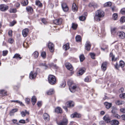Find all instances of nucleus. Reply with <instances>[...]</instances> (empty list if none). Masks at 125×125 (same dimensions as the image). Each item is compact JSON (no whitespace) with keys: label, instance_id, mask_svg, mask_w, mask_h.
I'll list each match as a JSON object with an SVG mask.
<instances>
[{"label":"nucleus","instance_id":"obj_1","mask_svg":"<svg viewBox=\"0 0 125 125\" xmlns=\"http://www.w3.org/2000/svg\"><path fill=\"white\" fill-rule=\"evenodd\" d=\"M104 12L101 10H98L95 12L94 17V20L96 21H99L101 20L100 18L104 16Z\"/></svg>","mask_w":125,"mask_h":125},{"label":"nucleus","instance_id":"obj_2","mask_svg":"<svg viewBox=\"0 0 125 125\" xmlns=\"http://www.w3.org/2000/svg\"><path fill=\"white\" fill-rule=\"evenodd\" d=\"M68 83L69 85V88L70 91L71 92H74L77 87L76 85L73 84L72 81H68Z\"/></svg>","mask_w":125,"mask_h":125},{"label":"nucleus","instance_id":"obj_3","mask_svg":"<svg viewBox=\"0 0 125 125\" xmlns=\"http://www.w3.org/2000/svg\"><path fill=\"white\" fill-rule=\"evenodd\" d=\"M48 79L49 82L51 84H54L56 83V80L55 77L52 75L50 74L49 75Z\"/></svg>","mask_w":125,"mask_h":125},{"label":"nucleus","instance_id":"obj_4","mask_svg":"<svg viewBox=\"0 0 125 125\" xmlns=\"http://www.w3.org/2000/svg\"><path fill=\"white\" fill-rule=\"evenodd\" d=\"M68 123V119L66 118H63L61 121L57 122L58 125H67Z\"/></svg>","mask_w":125,"mask_h":125},{"label":"nucleus","instance_id":"obj_5","mask_svg":"<svg viewBox=\"0 0 125 125\" xmlns=\"http://www.w3.org/2000/svg\"><path fill=\"white\" fill-rule=\"evenodd\" d=\"M117 35L121 39H124L125 37V33L123 31H120L117 33Z\"/></svg>","mask_w":125,"mask_h":125},{"label":"nucleus","instance_id":"obj_6","mask_svg":"<svg viewBox=\"0 0 125 125\" xmlns=\"http://www.w3.org/2000/svg\"><path fill=\"white\" fill-rule=\"evenodd\" d=\"M9 8V7L4 4H2L0 5V10L2 11H5Z\"/></svg>","mask_w":125,"mask_h":125},{"label":"nucleus","instance_id":"obj_7","mask_svg":"<svg viewBox=\"0 0 125 125\" xmlns=\"http://www.w3.org/2000/svg\"><path fill=\"white\" fill-rule=\"evenodd\" d=\"M85 45V49L87 51H89L91 46L90 42L89 41H87Z\"/></svg>","mask_w":125,"mask_h":125},{"label":"nucleus","instance_id":"obj_8","mask_svg":"<svg viewBox=\"0 0 125 125\" xmlns=\"http://www.w3.org/2000/svg\"><path fill=\"white\" fill-rule=\"evenodd\" d=\"M62 9L64 11L66 12L68 10V8L65 3H62Z\"/></svg>","mask_w":125,"mask_h":125},{"label":"nucleus","instance_id":"obj_9","mask_svg":"<svg viewBox=\"0 0 125 125\" xmlns=\"http://www.w3.org/2000/svg\"><path fill=\"white\" fill-rule=\"evenodd\" d=\"M37 74V73L31 71L29 77L31 79H33L36 77Z\"/></svg>","mask_w":125,"mask_h":125},{"label":"nucleus","instance_id":"obj_10","mask_svg":"<svg viewBox=\"0 0 125 125\" xmlns=\"http://www.w3.org/2000/svg\"><path fill=\"white\" fill-rule=\"evenodd\" d=\"M29 32V30L27 28H26L23 30L22 31V34L24 37H26Z\"/></svg>","mask_w":125,"mask_h":125},{"label":"nucleus","instance_id":"obj_11","mask_svg":"<svg viewBox=\"0 0 125 125\" xmlns=\"http://www.w3.org/2000/svg\"><path fill=\"white\" fill-rule=\"evenodd\" d=\"M65 66L70 71H72L73 69L72 65L69 62H66L65 63Z\"/></svg>","mask_w":125,"mask_h":125},{"label":"nucleus","instance_id":"obj_12","mask_svg":"<svg viewBox=\"0 0 125 125\" xmlns=\"http://www.w3.org/2000/svg\"><path fill=\"white\" fill-rule=\"evenodd\" d=\"M48 46L51 52H53L54 50V45L51 42H50L48 43Z\"/></svg>","mask_w":125,"mask_h":125},{"label":"nucleus","instance_id":"obj_13","mask_svg":"<svg viewBox=\"0 0 125 125\" xmlns=\"http://www.w3.org/2000/svg\"><path fill=\"white\" fill-rule=\"evenodd\" d=\"M107 65V62H104L103 63L101 66V69L102 71L104 72L106 70Z\"/></svg>","mask_w":125,"mask_h":125},{"label":"nucleus","instance_id":"obj_14","mask_svg":"<svg viewBox=\"0 0 125 125\" xmlns=\"http://www.w3.org/2000/svg\"><path fill=\"white\" fill-rule=\"evenodd\" d=\"M71 116V118H73L75 117L80 118L81 117V115L80 114L75 112L72 114Z\"/></svg>","mask_w":125,"mask_h":125},{"label":"nucleus","instance_id":"obj_15","mask_svg":"<svg viewBox=\"0 0 125 125\" xmlns=\"http://www.w3.org/2000/svg\"><path fill=\"white\" fill-rule=\"evenodd\" d=\"M62 19H60L54 20L53 23L56 25H60L62 23Z\"/></svg>","mask_w":125,"mask_h":125},{"label":"nucleus","instance_id":"obj_16","mask_svg":"<svg viewBox=\"0 0 125 125\" xmlns=\"http://www.w3.org/2000/svg\"><path fill=\"white\" fill-rule=\"evenodd\" d=\"M88 6L90 7H92L94 8H97L98 7L97 4L94 2L90 3L88 5Z\"/></svg>","mask_w":125,"mask_h":125},{"label":"nucleus","instance_id":"obj_17","mask_svg":"<svg viewBox=\"0 0 125 125\" xmlns=\"http://www.w3.org/2000/svg\"><path fill=\"white\" fill-rule=\"evenodd\" d=\"M43 117L45 120L48 121L50 119L49 116L46 113H45L44 114Z\"/></svg>","mask_w":125,"mask_h":125},{"label":"nucleus","instance_id":"obj_18","mask_svg":"<svg viewBox=\"0 0 125 125\" xmlns=\"http://www.w3.org/2000/svg\"><path fill=\"white\" fill-rule=\"evenodd\" d=\"M74 105V103L72 101H70L67 102V106L68 107H73Z\"/></svg>","mask_w":125,"mask_h":125},{"label":"nucleus","instance_id":"obj_19","mask_svg":"<svg viewBox=\"0 0 125 125\" xmlns=\"http://www.w3.org/2000/svg\"><path fill=\"white\" fill-rule=\"evenodd\" d=\"M22 58V57L21 56V55L18 53L15 54L13 57V58H16L19 60L21 59Z\"/></svg>","mask_w":125,"mask_h":125},{"label":"nucleus","instance_id":"obj_20","mask_svg":"<svg viewBox=\"0 0 125 125\" xmlns=\"http://www.w3.org/2000/svg\"><path fill=\"white\" fill-rule=\"evenodd\" d=\"M18 111L17 109H12L10 112V116L13 115H14V114L15 112H17Z\"/></svg>","mask_w":125,"mask_h":125},{"label":"nucleus","instance_id":"obj_21","mask_svg":"<svg viewBox=\"0 0 125 125\" xmlns=\"http://www.w3.org/2000/svg\"><path fill=\"white\" fill-rule=\"evenodd\" d=\"M69 48V44L68 43H67L64 45L63 46V49L65 51H67Z\"/></svg>","mask_w":125,"mask_h":125},{"label":"nucleus","instance_id":"obj_22","mask_svg":"<svg viewBox=\"0 0 125 125\" xmlns=\"http://www.w3.org/2000/svg\"><path fill=\"white\" fill-rule=\"evenodd\" d=\"M37 101L36 98L35 96H33L31 98V102L32 103V105H34L36 103Z\"/></svg>","mask_w":125,"mask_h":125},{"label":"nucleus","instance_id":"obj_23","mask_svg":"<svg viewBox=\"0 0 125 125\" xmlns=\"http://www.w3.org/2000/svg\"><path fill=\"white\" fill-rule=\"evenodd\" d=\"M111 124L112 125H118L119 122L117 120H114L111 121Z\"/></svg>","mask_w":125,"mask_h":125},{"label":"nucleus","instance_id":"obj_24","mask_svg":"<svg viewBox=\"0 0 125 125\" xmlns=\"http://www.w3.org/2000/svg\"><path fill=\"white\" fill-rule=\"evenodd\" d=\"M72 10L74 12L77 11V8L75 3H73L72 6Z\"/></svg>","mask_w":125,"mask_h":125},{"label":"nucleus","instance_id":"obj_25","mask_svg":"<svg viewBox=\"0 0 125 125\" xmlns=\"http://www.w3.org/2000/svg\"><path fill=\"white\" fill-rule=\"evenodd\" d=\"M124 102L123 101H120L119 100H116L115 102V104L118 105H120L124 104Z\"/></svg>","mask_w":125,"mask_h":125},{"label":"nucleus","instance_id":"obj_26","mask_svg":"<svg viewBox=\"0 0 125 125\" xmlns=\"http://www.w3.org/2000/svg\"><path fill=\"white\" fill-rule=\"evenodd\" d=\"M104 104L105 107L107 109L110 108L112 106V104L108 102H105L104 103Z\"/></svg>","mask_w":125,"mask_h":125},{"label":"nucleus","instance_id":"obj_27","mask_svg":"<svg viewBox=\"0 0 125 125\" xmlns=\"http://www.w3.org/2000/svg\"><path fill=\"white\" fill-rule=\"evenodd\" d=\"M0 94L1 95L5 96L7 95V92L3 90H1L0 91Z\"/></svg>","mask_w":125,"mask_h":125},{"label":"nucleus","instance_id":"obj_28","mask_svg":"<svg viewBox=\"0 0 125 125\" xmlns=\"http://www.w3.org/2000/svg\"><path fill=\"white\" fill-rule=\"evenodd\" d=\"M85 69L84 68H83L81 69L79 71L78 74L79 75H81L84 72Z\"/></svg>","mask_w":125,"mask_h":125},{"label":"nucleus","instance_id":"obj_29","mask_svg":"<svg viewBox=\"0 0 125 125\" xmlns=\"http://www.w3.org/2000/svg\"><path fill=\"white\" fill-rule=\"evenodd\" d=\"M55 112L57 113H62V110L61 108L60 107H57L55 110Z\"/></svg>","mask_w":125,"mask_h":125},{"label":"nucleus","instance_id":"obj_30","mask_svg":"<svg viewBox=\"0 0 125 125\" xmlns=\"http://www.w3.org/2000/svg\"><path fill=\"white\" fill-rule=\"evenodd\" d=\"M85 82H90L91 81V77L90 76H87L84 79Z\"/></svg>","mask_w":125,"mask_h":125},{"label":"nucleus","instance_id":"obj_31","mask_svg":"<svg viewBox=\"0 0 125 125\" xmlns=\"http://www.w3.org/2000/svg\"><path fill=\"white\" fill-rule=\"evenodd\" d=\"M26 9L27 11L30 13H31L33 10L32 8L30 7H26Z\"/></svg>","mask_w":125,"mask_h":125},{"label":"nucleus","instance_id":"obj_32","mask_svg":"<svg viewBox=\"0 0 125 125\" xmlns=\"http://www.w3.org/2000/svg\"><path fill=\"white\" fill-rule=\"evenodd\" d=\"M112 5L111 3L110 2H108L105 3L104 4V6L105 7H108Z\"/></svg>","mask_w":125,"mask_h":125},{"label":"nucleus","instance_id":"obj_33","mask_svg":"<svg viewBox=\"0 0 125 125\" xmlns=\"http://www.w3.org/2000/svg\"><path fill=\"white\" fill-rule=\"evenodd\" d=\"M39 53L37 52H35L32 54L33 55L34 57L35 58H37L38 56Z\"/></svg>","mask_w":125,"mask_h":125},{"label":"nucleus","instance_id":"obj_34","mask_svg":"<svg viewBox=\"0 0 125 125\" xmlns=\"http://www.w3.org/2000/svg\"><path fill=\"white\" fill-rule=\"evenodd\" d=\"M54 93V90L52 89H50L48 92H47V94L48 95H50Z\"/></svg>","mask_w":125,"mask_h":125},{"label":"nucleus","instance_id":"obj_35","mask_svg":"<svg viewBox=\"0 0 125 125\" xmlns=\"http://www.w3.org/2000/svg\"><path fill=\"white\" fill-rule=\"evenodd\" d=\"M116 28H112L111 30V33L113 34L114 35L115 34V33L116 32Z\"/></svg>","mask_w":125,"mask_h":125},{"label":"nucleus","instance_id":"obj_36","mask_svg":"<svg viewBox=\"0 0 125 125\" xmlns=\"http://www.w3.org/2000/svg\"><path fill=\"white\" fill-rule=\"evenodd\" d=\"M104 119L105 120L107 121L110 122V121L109 117L108 115H105L104 116Z\"/></svg>","mask_w":125,"mask_h":125},{"label":"nucleus","instance_id":"obj_37","mask_svg":"<svg viewBox=\"0 0 125 125\" xmlns=\"http://www.w3.org/2000/svg\"><path fill=\"white\" fill-rule=\"evenodd\" d=\"M119 66L122 68L125 65V63L122 61H121L119 62Z\"/></svg>","mask_w":125,"mask_h":125},{"label":"nucleus","instance_id":"obj_38","mask_svg":"<svg viewBox=\"0 0 125 125\" xmlns=\"http://www.w3.org/2000/svg\"><path fill=\"white\" fill-rule=\"evenodd\" d=\"M36 4L39 7H41L42 6V4L41 3L39 0L36 1Z\"/></svg>","mask_w":125,"mask_h":125},{"label":"nucleus","instance_id":"obj_39","mask_svg":"<svg viewBox=\"0 0 125 125\" xmlns=\"http://www.w3.org/2000/svg\"><path fill=\"white\" fill-rule=\"evenodd\" d=\"M118 17V15L116 13H114L113 15V18L114 20H116Z\"/></svg>","mask_w":125,"mask_h":125},{"label":"nucleus","instance_id":"obj_40","mask_svg":"<svg viewBox=\"0 0 125 125\" xmlns=\"http://www.w3.org/2000/svg\"><path fill=\"white\" fill-rule=\"evenodd\" d=\"M77 24H75L73 23H72V28L74 30H75L77 28Z\"/></svg>","mask_w":125,"mask_h":125},{"label":"nucleus","instance_id":"obj_41","mask_svg":"<svg viewBox=\"0 0 125 125\" xmlns=\"http://www.w3.org/2000/svg\"><path fill=\"white\" fill-rule=\"evenodd\" d=\"M28 0H24L22 2V4L24 6H26L28 3Z\"/></svg>","mask_w":125,"mask_h":125},{"label":"nucleus","instance_id":"obj_42","mask_svg":"<svg viewBox=\"0 0 125 125\" xmlns=\"http://www.w3.org/2000/svg\"><path fill=\"white\" fill-rule=\"evenodd\" d=\"M75 39L77 42H79L81 41V37L79 35H78L76 37Z\"/></svg>","mask_w":125,"mask_h":125},{"label":"nucleus","instance_id":"obj_43","mask_svg":"<svg viewBox=\"0 0 125 125\" xmlns=\"http://www.w3.org/2000/svg\"><path fill=\"white\" fill-rule=\"evenodd\" d=\"M80 61L82 62L84 59V57L83 54L81 55L79 57Z\"/></svg>","mask_w":125,"mask_h":125},{"label":"nucleus","instance_id":"obj_44","mask_svg":"<svg viewBox=\"0 0 125 125\" xmlns=\"http://www.w3.org/2000/svg\"><path fill=\"white\" fill-rule=\"evenodd\" d=\"M41 56L42 57L44 58H45L46 57V53L45 52H42Z\"/></svg>","mask_w":125,"mask_h":125},{"label":"nucleus","instance_id":"obj_45","mask_svg":"<svg viewBox=\"0 0 125 125\" xmlns=\"http://www.w3.org/2000/svg\"><path fill=\"white\" fill-rule=\"evenodd\" d=\"M119 97L121 98L125 99V93H123L122 94L119 95Z\"/></svg>","mask_w":125,"mask_h":125},{"label":"nucleus","instance_id":"obj_46","mask_svg":"<svg viewBox=\"0 0 125 125\" xmlns=\"http://www.w3.org/2000/svg\"><path fill=\"white\" fill-rule=\"evenodd\" d=\"M90 55L92 59H95L94 57L95 56V53H90Z\"/></svg>","mask_w":125,"mask_h":125},{"label":"nucleus","instance_id":"obj_47","mask_svg":"<svg viewBox=\"0 0 125 125\" xmlns=\"http://www.w3.org/2000/svg\"><path fill=\"white\" fill-rule=\"evenodd\" d=\"M79 18L80 21H83L85 20L86 17L83 16H82L80 17Z\"/></svg>","mask_w":125,"mask_h":125},{"label":"nucleus","instance_id":"obj_48","mask_svg":"<svg viewBox=\"0 0 125 125\" xmlns=\"http://www.w3.org/2000/svg\"><path fill=\"white\" fill-rule=\"evenodd\" d=\"M16 23V22L15 21H13L10 23V26H13Z\"/></svg>","mask_w":125,"mask_h":125},{"label":"nucleus","instance_id":"obj_49","mask_svg":"<svg viewBox=\"0 0 125 125\" xmlns=\"http://www.w3.org/2000/svg\"><path fill=\"white\" fill-rule=\"evenodd\" d=\"M120 21L122 23L125 22V17H122L120 19Z\"/></svg>","mask_w":125,"mask_h":125},{"label":"nucleus","instance_id":"obj_50","mask_svg":"<svg viewBox=\"0 0 125 125\" xmlns=\"http://www.w3.org/2000/svg\"><path fill=\"white\" fill-rule=\"evenodd\" d=\"M8 53V51L7 50L4 51H3L2 55L3 56H5Z\"/></svg>","mask_w":125,"mask_h":125},{"label":"nucleus","instance_id":"obj_51","mask_svg":"<svg viewBox=\"0 0 125 125\" xmlns=\"http://www.w3.org/2000/svg\"><path fill=\"white\" fill-rule=\"evenodd\" d=\"M121 14L123 15H125V8L122 9L121 10Z\"/></svg>","mask_w":125,"mask_h":125},{"label":"nucleus","instance_id":"obj_52","mask_svg":"<svg viewBox=\"0 0 125 125\" xmlns=\"http://www.w3.org/2000/svg\"><path fill=\"white\" fill-rule=\"evenodd\" d=\"M116 110L117 109L116 108H113L112 111V112L113 114H116Z\"/></svg>","mask_w":125,"mask_h":125},{"label":"nucleus","instance_id":"obj_53","mask_svg":"<svg viewBox=\"0 0 125 125\" xmlns=\"http://www.w3.org/2000/svg\"><path fill=\"white\" fill-rule=\"evenodd\" d=\"M25 101L26 103L28 104H29L30 100V99L28 98H26L25 99Z\"/></svg>","mask_w":125,"mask_h":125},{"label":"nucleus","instance_id":"obj_54","mask_svg":"<svg viewBox=\"0 0 125 125\" xmlns=\"http://www.w3.org/2000/svg\"><path fill=\"white\" fill-rule=\"evenodd\" d=\"M66 85L65 82H62L60 84L62 87L63 88Z\"/></svg>","mask_w":125,"mask_h":125},{"label":"nucleus","instance_id":"obj_55","mask_svg":"<svg viewBox=\"0 0 125 125\" xmlns=\"http://www.w3.org/2000/svg\"><path fill=\"white\" fill-rule=\"evenodd\" d=\"M28 44L27 42H25L23 43V45L24 47L27 48L28 47Z\"/></svg>","mask_w":125,"mask_h":125},{"label":"nucleus","instance_id":"obj_56","mask_svg":"<svg viewBox=\"0 0 125 125\" xmlns=\"http://www.w3.org/2000/svg\"><path fill=\"white\" fill-rule=\"evenodd\" d=\"M8 42L11 44H12L13 41V39L12 38H10L8 40Z\"/></svg>","mask_w":125,"mask_h":125},{"label":"nucleus","instance_id":"obj_57","mask_svg":"<svg viewBox=\"0 0 125 125\" xmlns=\"http://www.w3.org/2000/svg\"><path fill=\"white\" fill-rule=\"evenodd\" d=\"M115 66L116 69L118 70L120 66L119 65L118 63L117 62L116 63V64L115 65Z\"/></svg>","mask_w":125,"mask_h":125},{"label":"nucleus","instance_id":"obj_58","mask_svg":"<svg viewBox=\"0 0 125 125\" xmlns=\"http://www.w3.org/2000/svg\"><path fill=\"white\" fill-rule=\"evenodd\" d=\"M12 30H10L9 31L8 33L9 35L10 36H12Z\"/></svg>","mask_w":125,"mask_h":125},{"label":"nucleus","instance_id":"obj_59","mask_svg":"<svg viewBox=\"0 0 125 125\" xmlns=\"http://www.w3.org/2000/svg\"><path fill=\"white\" fill-rule=\"evenodd\" d=\"M16 9H12L10 11V12L11 13H15L16 12Z\"/></svg>","mask_w":125,"mask_h":125},{"label":"nucleus","instance_id":"obj_60","mask_svg":"<svg viewBox=\"0 0 125 125\" xmlns=\"http://www.w3.org/2000/svg\"><path fill=\"white\" fill-rule=\"evenodd\" d=\"M21 113L22 117H24L26 115V113H25V112L23 111L21 112Z\"/></svg>","mask_w":125,"mask_h":125},{"label":"nucleus","instance_id":"obj_61","mask_svg":"<svg viewBox=\"0 0 125 125\" xmlns=\"http://www.w3.org/2000/svg\"><path fill=\"white\" fill-rule=\"evenodd\" d=\"M42 22L44 24H46L47 22L45 19L43 18L42 20Z\"/></svg>","mask_w":125,"mask_h":125},{"label":"nucleus","instance_id":"obj_62","mask_svg":"<svg viewBox=\"0 0 125 125\" xmlns=\"http://www.w3.org/2000/svg\"><path fill=\"white\" fill-rule=\"evenodd\" d=\"M19 122L20 123H23V124H25V120H23V119L20 120L19 121Z\"/></svg>","mask_w":125,"mask_h":125},{"label":"nucleus","instance_id":"obj_63","mask_svg":"<svg viewBox=\"0 0 125 125\" xmlns=\"http://www.w3.org/2000/svg\"><path fill=\"white\" fill-rule=\"evenodd\" d=\"M37 105L39 107H40L42 105V103L41 102L38 101L37 103Z\"/></svg>","mask_w":125,"mask_h":125},{"label":"nucleus","instance_id":"obj_64","mask_svg":"<svg viewBox=\"0 0 125 125\" xmlns=\"http://www.w3.org/2000/svg\"><path fill=\"white\" fill-rule=\"evenodd\" d=\"M120 111L123 113H125V108H121L120 109Z\"/></svg>","mask_w":125,"mask_h":125}]
</instances>
